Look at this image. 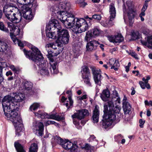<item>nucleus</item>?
<instances>
[{
	"mask_svg": "<svg viewBox=\"0 0 152 152\" xmlns=\"http://www.w3.org/2000/svg\"><path fill=\"white\" fill-rule=\"evenodd\" d=\"M14 96L10 95L5 96L2 101V105L5 115L16 126L18 123L22 122L21 117L16 111H18L20 106V102L25 97L21 93H15Z\"/></svg>",
	"mask_w": 152,
	"mask_h": 152,
	"instance_id": "f257e3e1",
	"label": "nucleus"
},
{
	"mask_svg": "<svg viewBox=\"0 0 152 152\" xmlns=\"http://www.w3.org/2000/svg\"><path fill=\"white\" fill-rule=\"evenodd\" d=\"M121 107L118 105L114 106L112 102L109 101L104 105V114L103 116L102 127L105 129L108 127H112L115 124L119 121L117 119L115 113L119 114Z\"/></svg>",
	"mask_w": 152,
	"mask_h": 152,
	"instance_id": "f03ea898",
	"label": "nucleus"
},
{
	"mask_svg": "<svg viewBox=\"0 0 152 152\" xmlns=\"http://www.w3.org/2000/svg\"><path fill=\"white\" fill-rule=\"evenodd\" d=\"M52 26V28H54V30H55L58 33V39L57 41L62 44H66L68 43L69 40V36L67 30L64 29H61L58 21L55 20L53 19L50 22L47 26L48 29L51 30Z\"/></svg>",
	"mask_w": 152,
	"mask_h": 152,
	"instance_id": "7ed1b4c3",
	"label": "nucleus"
},
{
	"mask_svg": "<svg viewBox=\"0 0 152 152\" xmlns=\"http://www.w3.org/2000/svg\"><path fill=\"white\" fill-rule=\"evenodd\" d=\"M6 17L14 23L20 22L22 19L21 13L17 6L12 4H6L3 9Z\"/></svg>",
	"mask_w": 152,
	"mask_h": 152,
	"instance_id": "20e7f679",
	"label": "nucleus"
},
{
	"mask_svg": "<svg viewBox=\"0 0 152 152\" xmlns=\"http://www.w3.org/2000/svg\"><path fill=\"white\" fill-rule=\"evenodd\" d=\"M32 52L27 51L25 50H23L27 58L34 61L35 63L37 61L43 60V57L38 49L35 46H31V48Z\"/></svg>",
	"mask_w": 152,
	"mask_h": 152,
	"instance_id": "39448f33",
	"label": "nucleus"
},
{
	"mask_svg": "<svg viewBox=\"0 0 152 152\" xmlns=\"http://www.w3.org/2000/svg\"><path fill=\"white\" fill-rule=\"evenodd\" d=\"M58 16L60 17V19L61 22L67 28H72V30L75 28V19L74 17H70L66 18L65 16V12L63 11H59L57 12Z\"/></svg>",
	"mask_w": 152,
	"mask_h": 152,
	"instance_id": "423d86ee",
	"label": "nucleus"
},
{
	"mask_svg": "<svg viewBox=\"0 0 152 152\" xmlns=\"http://www.w3.org/2000/svg\"><path fill=\"white\" fill-rule=\"evenodd\" d=\"M31 6L30 5L26 4L23 5L21 7V11L23 18L30 21L33 18Z\"/></svg>",
	"mask_w": 152,
	"mask_h": 152,
	"instance_id": "0eeeda50",
	"label": "nucleus"
},
{
	"mask_svg": "<svg viewBox=\"0 0 152 152\" xmlns=\"http://www.w3.org/2000/svg\"><path fill=\"white\" fill-rule=\"evenodd\" d=\"M32 129L33 132L37 135H42L44 130V125L42 123L39 121H34L33 122Z\"/></svg>",
	"mask_w": 152,
	"mask_h": 152,
	"instance_id": "6e6552de",
	"label": "nucleus"
},
{
	"mask_svg": "<svg viewBox=\"0 0 152 152\" xmlns=\"http://www.w3.org/2000/svg\"><path fill=\"white\" fill-rule=\"evenodd\" d=\"M91 68L95 83L97 85L100 86L102 79L100 70L99 69H96L93 67H91Z\"/></svg>",
	"mask_w": 152,
	"mask_h": 152,
	"instance_id": "1a4fd4ad",
	"label": "nucleus"
},
{
	"mask_svg": "<svg viewBox=\"0 0 152 152\" xmlns=\"http://www.w3.org/2000/svg\"><path fill=\"white\" fill-rule=\"evenodd\" d=\"M35 64L39 66V73L42 75H48L49 73L46 67V62L45 60H41V61H37Z\"/></svg>",
	"mask_w": 152,
	"mask_h": 152,
	"instance_id": "9d476101",
	"label": "nucleus"
},
{
	"mask_svg": "<svg viewBox=\"0 0 152 152\" xmlns=\"http://www.w3.org/2000/svg\"><path fill=\"white\" fill-rule=\"evenodd\" d=\"M89 115V112L86 109H82L76 110V112L72 115L73 118H77V119L81 120L83 119L85 117Z\"/></svg>",
	"mask_w": 152,
	"mask_h": 152,
	"instance_id": "9b49d317",
	"label": "nucleus"
},
{
	"mask_svg": "<svg viewBox=\"0 0 152 152\" xmlns=\"http://www.w3.org/2000/svg\"><path fill=\"white\" fill-rule=\"evenodd\" d=\"M62 146L65 149L70 150V152H76V149L78 147L76 144H74L69 141H65Z\"/></svg>",
	"mask_w": 152,
	"mask_h": 152,
	"instance_id": "f8f14e48",
	"label": "nucleus"
},
{
	"mask_svg": "<svg viewBox=\"0 0 152 152\" xmlns=\"http://www.w3.org/2000/svg\"><path fill=\"white\" fill-rule=\"evenodd\" d=\"M71 7V4L68 0H62L60 3L59 5V8L60 9V11H63L64 12V10L66 11H68Z\"/></svg>",
	"mask_w": 152,
	"mask_h": 152,
	"instance_id": "ddd939ff",
	"label": "nucleus"
},
{
	"mask_svg": "<svg viewBox=\"0 0 152 152\" xmlns=\"http://www.w3.org/2000/svg\"><path fill=\"white\" fill-rule=\"evenodd\" d=\"M100 33V30L97 28H95L92 30L89 31L86 33L85 39L87 41L90 40V39L93 36H97Z\"/></svg>",
	"mask_w": 152,
	"mask_h": 152,
	"instance_id": "4468645a",
	"label": "nucleus"
},
{
	"mask_svg": "<svg viewBox=\"0 0 152 152\" xmlns=\"http://www.w3.org/2000/svg\"><path fill=\"white\" fill-rule=\"evenodd\" d=\"M109 41L113 43H120L122 42L124 39V37L121 34H118L114 36H111L108 37Z\"/></svg>",
	"mask_w": 152,
	"mask_h": 152,
	"instance_id": "2eb2a0df",
	"label": "nucleus"
},
{
	"mask_svg": "<svg viewBox=\"0 0 152 152\" xmlns=\"http://www.w3.org/2000/svg\"><path fill=\"white\" fill-rule=\"evenodd\" d=\"M48 26V25L46 26L47 30L46 31V35L47 37L53 39H55L57 38V39H58V33H57V31L55 30H54V28H52V26L51 27L52 28L51 30L48 29L47 28Z\"/></svg>",
	"mask_w": 152,
	"mask_h": 152,
	"instance_id": "dca6fc26",
	"label": "nucleus"
},
{
	"mask_svg": "<svg viewBox=\"0 0 152 152\" xmlns=\"http://www.w3.org/2000/svg\"><path fill=\"white\" fill-rule=\"evenodd\" d=\"M123 108L125 114H129L131 110V107L127 101L126 97L124 96L123 101Z\"/></svg>",
	"mask_w": 152,
	"mask_h": 152,
	"instance_id": "f3484780",
	"label": "nucleus"
},
{
	"mask_svg": "<svg viewBox=\"0 0 152 152\" xmlns=\"http://www.w3.org/2000/svg\"><path fill=\"white\" fill-rule=\"evenodd\" d=\"M7 24L8 27L10 29V31L13 33L15 36L18 35L20 33V29L18 26H15L12 23L8 22Z\"/></svg>",
	"mask_w": 152,
	"mask_h": 152,
	"instance_id": "a211bd4d",
	"label": "nucleus"
},
{
	"mask_svg": "<svg viewBox=\"0 0 152 152\" xmlns=\"http://www.w3.org/2000/svg\"><path fill=\"white\" fill-rule=\"evenodd\" d=\"M98 44L97 41L95 40H92L87 43L86 46L87 49L88 51L95 50Z\"/></svg>",
	"mask_w": 152,
	"mask_h": 152,
	"instance_id": "6ab92c4d",
	"label": "nucleus"
},
{
	"mask_svg": "<svg viewBox=\"0 0 152 152\" xmlns=\"http://www.w3.org/2000/svg\"><path fill=\"white\" fill-rule=\"evenodd\" d=\"M76 22L75 24V28H73L72 31L74 32H78L79 31L77 30L81 26L83 25L86 22L85 20L83 18H80V19H76Z\"/></svg>",
	"mask_w": 152,
	"mask_h": 152,
	"instance_id": "aec40b11",
	"label": "nucleus"
},
{
	"mask_svg": "<svg viewBox=\"0 0 152 152\" xmlns=\"http://www.w3.org/2000/svg\"><path fill=\"white\" fill-rule=\"evenodd\" d=\"M9 49L8 48L7 44L3 40L0 41V52L4 53L5 54H7Z\"/></svg>",
	"mask_w": 152,
	"mask_h": 152,
	"instance_id": "412c9836",
	"label": "nucleus"
},
{
	"mask_svg": "<svg viewBox=\"0 0 152 152\" xmlns=\"http://www.w3.org/2000/svg\"><path fill=\"white\" fill-rule=\"evenodd\" d=\"M99 107L96 106L93 111V114L92 117V121L94 123H97L99 121Z\"/></svg>",
	"mask_w": 152,
	"mask_h": 152,
	"instance_id": "4be33fe9",
	"label": "nucleus"
},
{
	"mask_svg": "<svg viewBox=\"0 0 152 152\" xmlns=\"http://www.w3.org/2000/svg\"><path fill=\"white\" fill-rule=\"evenodd\" d=\"M63 45L62 44L58 42L57 41V40H56V42L55 43H51L47 44L46 45V48H51L54 49H57V47H58V49L60 48H61V49H63L62 47Z\"/></svg>",
	"mask_w": 152,
	"mask_h": 152,
	"instance_id": "5701e85b",
	"label": "nucleus"
},
{
	"mask_svg": "<svg viewBox=\"0 0 152 152\" xmlns=\"http://www.w3.org/2000/svg\"><path fill=\"white\" fill-rule=\"evenodd\" d=\"M50 69L52 73L56 74L58 72L57 69V63L56 62L51 61L50 63Z\"/></svg>",
	"mask_w": 152,
	"mask_h": 152,
	"instance_id": "b1692460",
	"label": "nucleus"
},
{
	"mask_svg": "<svg viewBox=\"0 0 152 152\" xmlns=\"http://www.w3.org/2000/svg\"><path fill=\"white\" fill-rule=\"evenodd\" d=\"M135 14V11L131 7H129L128 10L127 11V15L130 23L132 22Z\"/></svg>",
	"mask_w": 152,
	"mask_h": 152,
	"instance_id": "393cba45",
	"label": "nucleus"
},
{
	"mask_svg": "<svg viewBox=\"0 0 152 152\" xmlns=\"http://www.w3.org/2000/svg\"><path fill=\"white\" fill-rule=\"evenodd\" d=\"M110 96L109 91L107 89L103 91L102 93L100 95V97L102 100L104 101H106Z\"/></svg>",
	"mask_w": 152,
	"mask_h": 152,
	"instance_id": "a878e982",
	"label": "nucleus"
},
{
	"mask_svg": "<svg viewBox=\"0 0 152 152\" xmlns=\"http://www.w3.org/2000/svg\"><path fill=\"white\" fill-rule=\"evenodd\" d=\"M45 118L53 119L58 121L62 120L64 118L63 117H61L58 115H56L55 114L48 115V114L47 115H45Z\"/></svg>",
	"mask_w": 152,
	"mask_h": 152,
	"instance_id": "bb28decb",
	"label": "nucleus"
},
{
	"mask_svg": "<svg viewBox=\"0 0 152 152\" xmlns=\"http://www.w3.org/2000/svg\"><path fill=\"white\" fill-rule=\"evenodd\" d=\"M109 13L110 16L113 18H115L116 14V11L114 4L113 3H111L109 6Z\"/></svg>",
	"mask_w": 152,
	"mask_h": 152,
	"instance_id": "cd10ccee",
	"label": "nucleus"
},
{
	"mask_svg": "<svg viewBox=\"0 0 152 152\" xmlns=\"http://www.w3.org/2000/svg\"><path fill=\"white\" fill-rule=\"evenodd\" d=\"M22 123V122L21 123H18V124H17L16 126H15L16 129V134L18 136H19L20 135V133L23 130V128Z\"/></svg>",
	"mask_w": 152,
	"mask_h": 152,
	"instance_id": "c85d7f7f",
	"label": "nucleus"
},
{
	"mask_svg": "<svg viewBox=\"0 0 152 152\" xmlns=\"http://www.w3.org/2000/svg\"><path fill=\"white\" fill-rule=\"evenodd\" d=\"M113 63H114V64L111 67V69H114L115 71L117 70L118 67L120 66V64L119 62L117 60L113 61L111 60L109 62V63L111 65H112Z\"/></svg>",
	"mask_w": 152,
	"mask_h": 152,
	"instance_id": "c756f323",
	"label": "nucleus"
},
{
	"mask_svg": "<svg viewBox=\"0 0 152 152\" xmlns=\"http://www.w3.org/2000/svg\"><path fill=\"white\" fill-rule=\"evenodd\" d=\"M82 78L83 79L84 82L87 86L91 87V84L90 82V76L84 75H83L82 76Z\"/></svg>",
	"mask_w": 152,
	"mask_h": 152,
	"instance_id": "7c9ffc66",
	"label": "nucleus"
},
{
	"mask_svg": "<svg viewBox=\"0 0 152 152\" xmlns=\"http://www.w3.org/2000/svg\"><path fill=\"white\" fill-rule=\"evenodd\" d=\"M14 146L17 152H26V151L23 149L22 145L18 142H15Z\"/></svg>",
	"mask_w": 152,
	"mask_h": 152,
	"instance_id": "2f4dec72",
	"label": "nucleus"
},
{
	"mask_svg": "<svg viewBox=\"0 0 152 152\" xmlns=\"http://www.w3.org/2000/svg\"><path fill=\"white\" fill-rule=\"evenodd\" d=\"M82 69L81 71L82 76L84 75L90 76L91 74L89 72V70L87 66H84L82 67Z\"/></svg>",
	"mask_w": 152,
	"mask_h": 152,
	"instance_id": "473e14b6",
	"label": "nucleus"
},
{
	"mask_svg": "<svg viewBox=\"0 0 152 152\" xmlns=\"http://www.w3.org/2000/svg\"><path fill=\"white\" fill-rule=\"evenodd\" d=\"M88 28V24L87 22L85 23L83 25L77 29V30L79 31L78 32H76V33H81L83 32H84L86 31Z\"/></svg>",
	"mask_w": 152,
	"mask_h": 152,
	"instance_id": "72a5a7b5",
	"label": "nucleus"
},
{
	"mask_svg": "<svg viewBox=\"0 0 152 152\" xmlns=\"http://www.w3.org/2000/svg\"><path fill=\"white\" fill-rule=\"evenodd\" d=\"M38 149L37 145L35 143L32 144L29 149V152H37Z\"/></svg>",
	"mask_w": 152,
	"mask_h": 152,
	"instance_id": "f704fd0d",
	"label": "nucleus"
},
{
	"mask_svg": "<svg viewBox=\"0 0 152 152\" xmlns=\"http://www.w3.org/2000/svg\"><path fill=\"white\" fill-rule=\"evenodd\" d=\"M40 106V104L37 103H34L30 107L29 110L32 111L36 110Z\"/></svg>",
	"mask_w": 152,
	"mask_h": 152,
	"instance_id": "c9c22d12",
	"label": "nucleus"
},
{
	"mask_svg": "<svg viewBox=\"0 0 152 152\" xmlns=\"http://www.w3.org/2000/svg\"><path fill=\"white\" fill-rule=\"evenodd\" d=\"M24 86L26 89L29 90L32 87V83L30 82L26 81L24 83Z\"/></svg>",
	"mask_w": 152,
	"mask_h": 152,
	"instance_id": "e433bc0d",
	"label": "nucleus"
},
{
	"mask_svg": "<svg viewBox=\"0 0 152 152\" xmlns=\"http://www.w3.org/2000/svg\"><path fill=\"white\" fill-rule=\"evenodd\" d=\"M139 83L141 88L143 89H145L146 87L148 89H149L151 88L150 86L148 83H146L144 82L140 81L139 82Z\"/></svg>",
	"mask_w": 152,
	"mask_h": 152,
	"instance_id": "4c0bfd02",
	"label": "nucleus"
},
{
	"mask_svg": "<svg viewBox=\"0 0 152 152\" xmlns=\"http://www.w3.org/2000/svg\"><path fill=\"white\" fill-rule=\"evenodd\" d=\"M34 113L37 117L42 118H45V115H47V113H43L41 111H39L37 112H34Z\"/></svg>",
	"mask_w": 152,
	"mask_h": 152,
	"instance_id": "58836bf2",
	"label": "nucleus"
},
{
	"mask_svg": "<svg viewBox=\"0 0 152 152\" xmlns=\"http://www.w3.org/2000/svg\"><path fill=\"white\" fill-rule=\"evenodd\" d=\"M96 137L93 135L90 136L88 140L89 142H94V144L95 145H96L98 143V140L95 139Z\"/></svg>",
	"mask_w": 152,
	"mask_h": 152,
	"instance_id": "ea45409f",
	"label": "nucleus"
},
{
	"mask_svg": "<svg viewBox=\"0 0 152 152\" xmlns=\"http://www.w3.org/2000/svg\"><path fill=\"white\" fill-rule=\"evenodd\" d=\"M84 148L86 150V152H92L93 151L94 147L91 146L87 144L86 145Z\"/></svg>",
	"mask_w": 152,
	"mask_h": 152,
	"instance_id": "a19ab883",
	"label": "nucleus"
},
{
	"mask_svg": "<svg viewBox=\"0 0 152 152\" xmlns=\"http://www.w3.org/2000/svg\"><path fill=\"white\" fill-rule=\"evenodd\" d=\"M55 141L58 144L61 145V146L65 141L60 137L57 136L55 137Z\"/></svg>",
	"mask_w": 152,
	"mask_h": 152,
	"instance_id": "79ce46f5",
	"label": "nucleus"
},
{
	"mask_svg": "<svg viewBox=\"0 0 152 152\" xmlns=\"http://www.w3.org/2000/svg\"><path fill=\"white\" fill-rule=\"evenodd\" d=\"M9 68L15 73H18L20 71V69L19 68L15 67L13 65H10Z\"/></svg>",
	"mask_w": 152,
	"mask_h": 152,
	"instance_id": "37998d69",
	"label": "nucleus"
},
{
	"mask_svg": "<svg viewBox=\"0 0 152 152\" xmlns=\"http://www.w3.org/2000/svg\"><path fill=\"white\" fill-rule=\"evenodd\" d=\"M0 30L6 32H8V29L6 28L3 22L0 21Z\"/></svg>",
	"mask_w": 152,
	"mask_h": 152,
	"instance_id": "c03bdc74",
	"label": "nucleus"
},
{
	"mask_svg": "<svg viewBox=\"0 0 152 152\" xmlns=\"http://www.w3.org/2000/svg\"><path fill=\"white\" fill-rule=\"evenodd\" d=\"M77 3H78L80 7H84L87 4V3L85 2L83 0H77Z\"/></svg>",
	"mask_w": 152,
	"mask_h": 152,
	"instance_id": "a18cd8bd",
	"label": "nucleus"
},
{
	"mask_svg": "<svg viewBox=\"0 0 152 152\" xmlns=\"http://www.w3.org/2000/svg\"><path fill=\"white\" fill-rule=\"evenodd\" d=\"M109 20L107 24L108 27H110L112 26L113 25V21L115 18H113V17L112 18L111 17L109 16Z\"/></svg>",
	"mask_w": 152,
	"mask_h": 152,
	"instance_id": "49530a36",
	"label": "nucleus"
},
{
	"mask_svg": "<svg viewBox=\"0 0 152 152\" xmlns=\"http://www.w3.org/2000/svg\"><path fill=\"white\" fill-rule=\"evenodd\" d=\"M46 125L48 126L50 124H54L56 126H59V124L57 123L56 122H55L54 121H50L48 120L47 121V122H46Z\"/></svg>",
	"mask_w": 152,
	"mask_h": 152,
	"instance_id": "de8ad7c7",
	"label": "nucleus"
},
{
	"mask_svg": "<svg viewBox=\"0 0 152 152\" xmlns=\"http://www.w3.org/2000/svg\"><path fill=\"white\" fill-rule=\"evenodd\" d=\"M113 96V99H116V98L118 97V94L117 93V91H113V95L111 96V98H109L108 100H112V97Z\"/></svg>",
	"mask_w": 152,
	"mask_h": 152,
	"instance_id": "09e8293b",
	"label": "nucleus"
},
{
	"mask_svg": "<svg viewBox=\"0 0 152 152\" xmlns=\"http://www.w3.org/2000/svg\"><path fill=\"white\" fill-rule=\"evenodd\" d=\"M3 68L1 66H0V84L4 80V78L2 74Z\"/></svg>",
	"mask_w": 152,
	"mask_h": 152,
	"instance_id": "8fccbe9b",
	"label": "nucleus"
},
{
	"mask_svg": "<svg viewBox=\"0 0 152 152\" xmlns=\"http://www.w3.org/2000/svg\"><path fill=\"white\" fill-rule=\"evenodd\" d=\"M113 97H112V100H108V102H108L110 100V101H111L112 102L113 104H114V103L113 102H117L119 104H120V99L119 97H117V98H116V99H113ZM114 105V104H113Z\"/></svg>",
	"mask_w": 152,
	"mask_h": 152,
	"instance_id": "3c124183",
	"label": "nucleus"
},
{
	"mask_svg": "<svg viewBox=\"0 0 152 152\" xmlns=\"http://www.w3.org/2000/svg\"><path fill=\"white\" fill-rule=\"evenodd\" d=\"M141 43L142 44V45L145 46H147L149 48H152V46L149 45V44H150L148 43V39H147V42L142 40L141 41Z\"/></svg>",
	"mask_w": 152,
	"mask_h": 152,
	"instance_id": "603ef678",
	"label": "nucleus"
},
{
	"mask_svg": "<svg viewBox=\"0 0 152 152\" xmlns=\"http://www.w3.org/2000/svg\"><path fill=\"white\" fill-rule=\"evenodd\" d=\"M28 5H30L31 6V7H32L33 9H34V10H35L38 7V4L36 2H34L33 3L32 5L31 4V3L29 4Z\"/></svg>",
	"mask_w": 152,
	"mask_h": 152,
	"instance_id": "864d4df0",
	"label": "nucleus"
},
{
	"mask_svg": "<svg viewBox=\"0 0 152 152\" xmlns=\"http://www.w3.org/2000/svg\"><path fill=\"white\" fill-rule=\"evenodd\" d=\"M92 18L94 19L99 20L101 18V16L99 15H94L92 16Z\"/></svg>",
	"mask_w": 152,
	"mask_h": 152,
	"instance_id": "5fc2aeb1",
	"label": "nucleus"
},
{
	"mask_svg": "<svg viewBox=\"0 0 152 152\" xmlns=\"http://www.w3.org/2000/svg\"><path fill=\"white\" fill-rule=\"evenodd\" d=\"M132 38L134 39H136L138 38V35L137 33L133 32L132 34Z\"/></svg>",
	"mask_w": 152,
	"mask_h": 152,
	"instance_id": "6e6d98bb",
	"label": "nucleus"
},
{
	"mask_svg": "<svg viewBox=\"0 0 152 152\" xmlns=\"http://www.w3.org/2000/svg\"><path fill=\"white\" fill-rule=\"evenodd\" d=\"M146 77V79H145V77H143L142 78V80L144 82L146 83H148V80L150 79L151 77L149 76H147Z\"/></svg>",
	"mask_w": 152,
	"mask_h": 152,
	"instance_id": "4d7b16f0",
	"label": "nucleus"
},
{
	"mask_svg": "<svg viewBox=\"0 0 152 152\" xmlns=\"http://www.w3.org/2000/svg\"><path fill=\"white\" fill-rule=\"evenodd\" d=\"M145 121L142 119H140L139 120L140 126L141 128L143 127V125L144 124Z\"/></svg>",
	"mask_w": 152,
	"mask_h": 152,
	"instance_id": "13d9d810",
	"label": "nucleus"
},
{
	"mask_svg": "<svg viewBox=\"0 0 152 152\" xmlns=\"http://www.w3.org/2000/svg\"><path fill=\"white\" fill-rule=\"evenodd\" d=\"M148 6V3L145 2V3L144 4L142 8V11H145L147 9Z\"/></svg>",
	"mask_w": 152,
	"mask_h": 152,
	"instance_id": "bf43d9fd",
	"label": "nucleus"
},
{
	"mask_svg": "<svg viewBox=\"0 0 152 152\" xmlns=\"http://www.w3.org/2000/svg\"><path fill=\"white\" fill-rule=\"evenodd\" d=\"M145 105H151L152 106V101L150 100L149 102H148L147 100H145Z\"/></svg>",
	"mask_w": 152,
	"mask_h": 152,
	"instance_id": "052dcab7",
	"label": "nucleus"
},
{
	"mask_svg": "<svg viewBox=\"0 0 152 152\" xmlns=\"http://www.w3.org/2000/svg\"><path fill=\"white\" fill-rule=\"evenodd\" d=\"M87 98V95L86 94L83 95L82 96H79L78 97V99L79 100H82L86 99Z\"/></svg>",
	"mask_w": 152,
	"mask_h": 152,
	"instance_id": "680f3d73",
	"label": "nucleus"
},
{
	"mask_svg": "<svg viewBox=\"0 0 152 152\" xmlns=\"http://www.w3.org/2000/svg\"><path fill=\"white\" fill-rule=\"evenodd\" d=\"M132 56L136 59H138V58L137 57V55L136 54L135 52H132L131 53Z\"/></svg>",
	"mask_w": 152,
	"mask_h": 152,
	"instance_id": "e2e57ef3",
	"label": "nucleus"
},
{
	"mask_svg": "<svg viewBox=\"0 0 152 152\" xmlns=\"http://www.w3.org/2000/svg\"><path fill=\"white\" fill-rule=\"evenodd\" d=\"M65 16H66V18L70 17H74V15L72 13L69 12H67Z\"/></svg>",
	"mask_w": 152,
	"mask_h": 152,
	"instance_id": "0e129e2a",
	"label": "nucleus"
},
{
	"mask_svg": "<svg viewBox=\"0 0 152 152\" xmlns=\"http://www.w3.org/2000/svg\"><path fill=\"white\" fill-rule=\"evenodd\" d=\"M148 42L150 44L152 45V36L148 37Z\"/></svg>",
	"mask_w": 152,
	"mask_h": 152,
	"instance_id": "69168bd1",
	"label": "nucleus"
},
{
	"mask_svg": "<svg viewBox=\"0 0 152 152\" xmlns=\"http://www.w3.org/2000/svg\"><path fill=\"white\" fill-rule=\"evenodd\" d=\"M68 99L69 102V104L70 106H71L72 105V104H73V101L72 99L71 96H69L68 97Z\"/></svg>",
	"mask_w": 152,
	"mask_h": 152,
	"instance_id": "338daca9",
	"label": "nucleus"
},
{
	"mask_svg": "<svg viewBox=\"0 0 152 152\" xmlns=\"http://www.w3.org/2000/svg\"><path fill=\"white\" fill-rule=\"evenodd\" d=\"M13 74L12 73L11 71H9L7 72L6 73V75L7 76H12Z\"/></svg>",
	"mask_w": 152,
	"mask_h": 152,
	"instance_id": "774afa93",
	"label": "nucleus"
}]
</instances>
